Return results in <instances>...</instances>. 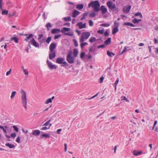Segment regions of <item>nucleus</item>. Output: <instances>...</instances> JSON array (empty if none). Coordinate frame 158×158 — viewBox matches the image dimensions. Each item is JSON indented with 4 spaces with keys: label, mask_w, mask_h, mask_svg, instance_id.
Wrapping results in <instances>:
<instances>
[{
    "label": "nucleus",
    "mask_w": 158,
    "mask_h": 158,
    "mask_svg": "<svg viewBox=\"0 0 158 158\" xmlns=\"http://www.w3.org/2000/svg\"><path fill=\"white\" fill-rule=\"evenodd\" d=\"M110 24L108 23H102L101 26L103 27H108L110 26Z\"/></svg>",
    "instance_id": "3c124183"
},
{
    "label": "nucleus",
    "mask_w": 158,
    "mask_h": 158,
    "mask_svg": "<svg viewBox=\"0 0 158 158\" xmlns=\"http://www.w3.org/2000/svg\"><path fill=\"white\" fill-rule=\"evenodd\" d=\"M31 44L36 48H39V44L36 42L35 41V39L33 38L29 42Z\"/></svg>",
    "instance_id": "6e6552de"
},
{
    "label": "nucleus",
    "mask_w": 158,
    "mask_h": 158,
    "mask_svg": "<svg viewBox=\"0 0 158 158\" xmlns=\"http://www.w3.org/2000/svg\"><path fill=\"white\" fill-rule=\"evenodd\" d=\"M20 137L19 136L17 138L16 141L18 143H19L20 142Z\"/></svg>",
    "instance_id": "680f3d73"
},
{
    "label": "nucleus",
    "mask_w": 158,
    "mask_h": 158,
    "mask_svg": "<svg viewBox=\"0 0 158 158\" xmlns=\"http://www.w3.org/2000/svg\"><path fill=\"white\" fill-rule=\"evenodd\" d=\"M89 25L90 26H92L93 25V22L91 20H89Z\"/></svg>",
    "instance_id": "6e6d98bb"
},
{
    "label": "nucleus",
    "mask_w": 158,
    "mask_h": 158,
    "mask_svg": "<svg viewBox=\"0 0 158 158\" xmlns=\"http://www.w3.org/2000/svg\"><path fill=\"white\" fill-rule=\"evenodd\" d=\"M16 93V91H13L11 93V94L10 96V98L11 99H13L14 97L15 94Z\"/></svg>",
    "instance_id": "79ce46f5"
},
{
    "label": "nucleus",
    "mask_w": 158,
    "mask_h": 158,
    "mask_svg": "<svg viewBox=\"0 0 158 158\" xmlns=\"http://www.w3.org/2000/svg\"><path fill=\"white\" fill-rule=\"evenodd\" d=\"M82 22H79L77 24V25L79 27V28L81 29L83 28H85L86 27V23L83 24Z\"/></svg>",
    "instance_id": "f8f14e48"
},
{
    "label": "nucleus",
    "mask_w": 158,
    "mask_h": 158,
    "mask_svg": "<svg viewBox=\"0 0 158 158\" xmlns=\"http://www.w3.org/2000/svg\"><path fill=\"white\" fill-rule=\"evenodd\" d=\"M44 36V35L43 34H39L38 35V40H40Z\"/></svg>",
    "instance_id": "5fc2aeb1"
},
{
    "label": "nucleus",
    "mask_w": 158,
    "mask_h": 158,
    "mask_svg": "<svg viewBox=\"0 0 158 158\" xmlns=\"http://www.w3.org/2000/svg\"><path fill=\"white\" fill-rule=\"evenodd\" d=\"M84 6L83 4H79L76 6V8L79 10H80L82 9Z\"/></svg>",
    "instance_id": "f3484780"
},
{
    "label": "nucleus",
    "mask_w": 158,
    "mask_h": 158,
    "mask_svg": "<svg viewBox=\"0 0 158 158\" xmlns=\"http://www.w3.org/2000/svg\"><path fill=\"white\" fill-rule=\"evenodd\" d=\"M107 54L110 57H112L115 55V54L112 52H110L109 51L107 52Z\"/></svg>",
    "instance_id": "4be33fe9"
},
{
    "label": "nucleus",
    "mask_w": 158,
    "mask_h": 158,
    "mask_svg": "<svg viewBox=\"0 0 158 158\" xmlns=\"http://www.w3.org/2000/svg\"><path fill=\"white\" fill-rule=\"evenodd\" d=\"M78 53V50L77 49L75 48L74 49L73 54L74 57H76L77 56Z\"/></svg>",
    "instance_id": "6ab92c4d"
},
{
    "label": "nucleus",
    "mask_w": 158,
    "mask_h": 158,
    "mask_svg": "<svg viewBox=\"0 0 158 158\" xmlns=\"http://www.w3.org/2000/svg\"><path fill=\"white\" fill-rule=\"evenodd\" d=\"M49 127H44L41 128V130H46L47 129H49Z\"/></svg>",
    "instance_id": "4d7b16f0"
},
{
    "label": "nucleus",
    "mask_w": 158,
    "mask_h": 158,
    "mask_svg": "<svg viewBox=\"0 0 158 158\" xmlns=\"http://www.w3.org/2000/svg\"><path fill=\"white\" fill-rule=\"evenodd\" d=\"M11 69H10L9 71H7L6 72V76H7L10 75V74L11 73Z\"/></svg>",
    "instance_id": "774afa93"
},
{
    "label": "nucleus",
    "mask_w": 158,
    "mask_h": 158,
    "mask_svg": "<svg viewBox=\"0 0 158 158\" xmlns=\"http://www.w3.org/2000/svg\"><path fill=\"white\" fill-rule=\"evenodd\" d=\"M8 13V11L6 10H4L2 12V15H7Z\"/></svg>",
    "instance_id": "c9c22d12"
},
{
    "label": "nucleus",
    "mask_w": 158,
    "mask_h": 158,
    "mask_svg": "<svg viewBox=\"0 0 158 158\" xmlns=\"http://www.w3.org/2000/svg\"><path fill=\"white\" fill-rule=\"evenodd\" d=\"M80 12L77 10H74L73 11L72 13V17L73 18H76L77 16L78 15Z\"/></svg>",
    "instance_id": "ddd939ff"
},
{
    "label": "nucleus",
    "mask_w": 158,
    "mask_h": 158,
    "mask_svg": "<svg viewBox=\"0 0 158 158\" xmlns=\"http://www.w3.org/2000/svg\"><path fill=\"white\" fill-rule=\"evenodd\" d=\"M13 127L14 130L18 132L19 131V128L16 126H13Z\"/></svg>",
    "instance_id": "8fccbe9b"
},
{
    "label": "nucleus",
    "mask_w": 158,
    "mask_h": 158,
    "mask_svg": "<svg viewBox=\"0 0 158 158\" xmlns=\"http://www.w3.org/2000/svg\"><path fill=\"white\" fill-rule=\"evenodd\" d=\"M88 44L87 42H84L81 43L80 44V46L81 48L82 49L84 47L87 45H88Z\"/></svg>",
    "instance_id": "72a5a7b5"
},
{
    "label": "nucleus",
    "mask_w": 158,
    "mask_h": 158,
    "mask_svg": "<svg viewBox=\"0 0 158 158\" xmlns=\"http://www.w3.org/2000/svg\"><path fill=\"white\" fill-rule=\"evenodd\" d=\"M56 47V44L55 43H52L50 45L49 47L50 51L51 52L54 51V50Z\"/></svg>",
    "instance_id": "9b49d317"
},
{
    "label": "nucleus",
    "mask_w": 158,
    "mask_h": 158,
    "mask_svg": "<svg viewBox=\"0 0 158 158\" xmlns=\"http://www.w3.org/2000/svg\"><path fill=\"white\" fill-rule=\"evenodd\" d=\"M52 25L50 23H48L46 25L47 30L49 31L50 30V28L52 27Z\"/></svg>",
    "instance_id": "c756f323"
},
{
    "label": "nucleus",
    "mask_w": 158,
    "mask_h": 158,
    "mask_svg": "<svg viewBox=\"0 0 158 158\" xmlns=\"http://www.w3.org/2000/svg\"><path fill=\"white\" fill-rule=\"evenodd\" d=\"M33 37V35L32 34H30L29 35L26 37V39H24V40L26 41H28V40L31 38Z\"/></svg>",
    "instance_id": "c85d7f7f"
},
{
    "label": "nucleus",
    "mask_w": 158,
    "mask_h": 158,
    "mask_svg": "<svg viewBox=\"0 0 158 158\" xmlns=\"http://www.w3.org/2000/svg\"><path fill=\"white\" fill-rule=\"evenodd\" d=\"M51 121V119H49L48 121H47L46 123H45L43 125V126H47L50 123V122Z\"/></svg>",
    "instance_id": "ea45409f"
},
{
    "label": "nucleus",
    "mask_w": 158,
    "mask_h": 158,
    "mask_svg": "<svg viewBox=\"0 0 158 158\" xmlns=\"http://www.w3.org/2000/svg\"><path fill=\"white\" fill-rule=\"evenodd\" d=\"M111 41V38L110 37H109L108 38L107 40H106V41H105L104 42V43L106 45H108L110 44Z\"/></svg>",
    "instance_id": "a211bd4d"
},
{
    "label": "nucleus",
    "mask_w": 158,
    "mask_h": 158,
    "mask_svg": "<svg viewBox=\"0 0 158 158\" xmlns=\"http://www.w3.org/2000/svg\"><path fill=\"white\" fill-rule=\"evenodd\" d=\"M40 134V131L39 130H35L33 131L32 134L35 136H39Z\"/></svg>",
    "instance_id": "dca6fc26"
},
{
    "label": "nucleus",
    "mask_w": 158,
    "mask_h": 158,
    "mask_svg": "<svg viewBox=\"0 0 158 158\" xmlns=\"http://www.w3.org/2000/svg\"><path fill=\"white\" fill-rule=\"evenodd\" d=\"M113 13L114 14H116L118 12V9L116 6H115L114 9H113Z\"/></svg>",
    "instance_id": "b1692460"
},
{
    "label": "nucleus",
    "mask_w": 158,
    "mask_h": 158,
    "mask_svg": "<svg viewBox=\"0 0 158 158\" xmlns=\"http://www.w3.org/2000/svg\"><path fill=\"white\" fill-rule=\"evenodd\" d=\"M49 58L50 60H52L56 56V52L55 51L51 52L50 51L49 52Z\"/></svg>",
    "instance_id": "1a4fd4ad"
},
{
    "label": "nucleus",
    "mask_w": 158,
    "mask_h": 158,
    "mask_svg": "<svg viewBox=\"0 0 158 158\" xmlns=\"http://www.w3.org/2000/svg\"><path fill=\"white\" fill-rule=\"evenodd\" d=\"M5 145L8 147L10 148H12L15 147V146L14 144H10L9 143H7Z\"/></svg>",
    "instance_id": "a878e982"
},
{
    "label": "nucleus",
    "mask_w": 158,
    "mask_h": 158,
    "mask_svg": "<svg viewBox=\"0 0 158 158\" xmlns=\"http://www.w3.org/2000/svg\"><path fill=\"white\" fill-rule=\"evenodd\" d=\"M64 60L65 59L63 58L59 57L56 59V62L59 64H61Z\"/></svg>",
    "instance_id": "4468645a"
},
{
    "label": "nucleus",
    "mask_w": 158,
    "mask_h": 158,
    "mask_svg": "<svg viewBox=\"0 0 158 158\" xmlns=\"http://www.w3.org/2000/svg\"><path fill=\"white\" fill-rule=\"evenodd\" d=\"M4 128L7 129L8 128V127L7 126H5L4 127L2 126H0V128L3 130V131L4 133H7L6 131Z\"/></svg>",
    "instance_id": "bb28decb"
},
{
    "label": "nucleus",
    "mask_w": 158,
    "mask_h": 158,
    "mask_svg": "<svg viewBox=\"0 0 158 158\" xmlns=\"http://www.w3.org/2000/svg\"><path fill=\"white\" fill-rule=\"evenodd\" d=\"M51 36H49L47 38L45 41L46 43H48V44H49L50 42L51 41Z\"/></svg>",
    "instance_id": "58836bf2"
},
{
    "label": "nucleus",
    "mask_w": 158,
    "mask_h": 158,
    "mask_svg": "<svg viewBox=\"0 0 158 158\" xmlns=\"http://www.w3.org/2000/svg\"><path fill=\"white\" fill-rule=\"evenodd\" d=\"M4 5V3L2 1V0H0V9L1 10H2V6Z\"/></svg>",
    "instance_id": "37998d69"
},
{
    "label": "nucleus",
    "mask_w": 158,
    "mask_h": 158,
    "mask_svg": "<svg viewBox=\"0 0 158 158\" xmlns=\"http://www.w3.org/2000/svg\"><path fill=\"white\" fill-rule=\"evenodd\" d=\"M131 6L129 5V6H124L123 8V12L125 14H127L129 12L131 8Z\"/></svg>",
    "instance_id": "423d86ee"
},
{
    "label": "nucleus",
    "mask_w": 158,
    "mask_h": 158,
    "mask_svg": "<svg viewBox=\"0 0 158 158\" xmlns=\"http://www.w3.org/2000/svg\"><path fill=\"white\" fill-rule=\"evenodd\" d=\"M16 136V134L15 133L12 134H11V137L15 138Z\"/></svg>",
    "instance_id": "338daca9"
},
{
    "label": "nucleus",
    "mask_w": 158,
    "mask_h": 158,
    "mask_svg": "<svg viewBox=\"0 0 158 158\" xmlns=\"http://www.w3.org/2000/svg\"><path fill=\"white\" fill-rule=\"evenodd\" d=\"M46 62L49 68L50 67V66H51L52 65V63L51 62H49L48 59L47 60Z\"/></svg>",
    "instance_id": "e433bc0d"
},
{
    "label": "nucleus",
    "mask_w": 158,
    "mask_h": 158,
    "mask_svg": "<svg viewBox=\"0 0 158 158\" xmlns=\"http://www.w3.org/2000/svg\"><path fill=\"white\" fill-rule=\"evenodd\" d=\"M118 31V28L114 27L112 30V34L113 35H114Z\"/></svg>",
    "instance_id": "aec40b11"
},
{
    "label": "nucleus",
    "mask_w": 158,
    "mask_h": 158,
    "mask_svg": "<svg viewBox=\"0 0 158 158\" xmlns=\"http://www.w3.org/2000/svg\"><path fill=\"white\" fill-rule=\"evenodd\" d=\"M90 34L88 32H83L81 35L80 39V42H83L84 41L85 39H87L90 36Z\"/></svg>",
    "instance_id": "7ed1b4c3"
},
{
    "label": "nucleus",
    "mask_w": 158,
    "mask_h": 158,
    "mask_svg": "<svg viewBox=\"0 0 158 158\" xmlns=\"http://www.w3.org/2000/svg\"><path fill=\"white\" fill-rule=\"evenodd\" d=\"M104 79V77H101L100 79V81H99V83H102L103 82Z\"/></svg>",
    "instance_id": "69168bd1"
},
{
    "label": "nucleus",
    "mask_w": 158,
    "mask_h": 158,
    "mask_svg": "<svg viewBox=\"0 0 158 158\" xmlns=\"http://www.w3.org/2000/svg\"><path fill=\"white\" fill-rule=\"evenodd\" d=\"M14 40L15 43H18V40L17 37L14 36L12 38H11L10 40Z\"/></svg>",
    "instance_id": "7c9ffc66"
},
{
    "label": "nucleus",
    "mask_w": 158,
    "mask_h": 158,
    "mask_svg": "<svg viewBox=\"0 0 158 158\" xmlns=\"http://www.w3.org/2000/svg\"><path fill=\"white\" fill-rule=\"evenodd\" d=\"M96 41V38L95 37H91L89 40V42L91 43H93Z\"/></svg>",
    "instance_id": "2f4dec72"
},
{
    "label": "nucleus",
    "mask_w": 158,
    "mask_h": 158,
    "mask_svg": "<svg viewBox=\"0 0 158 158\" xmlns=\"http://www.w3.org/2000/svg\"><path fill=\"white\" fill-rule=\"evenodd\" d=\"M62 64H64V65H61V66H68V63L65 61H63Z\"/></svg>",
    "instance_id": "864d4df0"
},
{
    "label": "nucleus",
    "mask_w": 158,
    "mask_h": 158,
    "mask_svg": "<svg viewBox=\"0 0 158 158\" xmlns=\"http://www.w3.org/2000/svg\"><path fill=\"white\" fill-rule=\"evenodd\" d=\"M73 41L74 43V45L76 47H77L78 45V44L77 40L76 39H73Z\"/></svg>",
    "instance_id": "49530a36"
},
{
    "label": "nucleus",
    "mask_w": 158,
    "mask_h": 158,
    "mask_svg": "<svg viewBox=\"0 0 158 158\" xmlns=\"http://www.w3.org/2000/svg\"><path fill=\"white\" fill-rule=\"evenodd\" d=\"M23 71L25 75H28V71L27 69H23Z\"/></svg>",
    "instance_id": "bf43d9fd"
},
{
    "label": "nucleus",
    "mask_w": 158,
    "mask_h": 158,
    "mask_svg": "<svg viewBox=\"0 0 158 158\" xmlns=\"http://www.w3.org/2000/svg\"><path fill=\"white\" fill-rule=\"evenodd\" d=\"M119 23L118 22H117L116 21L114 22V25L115 27L118 28Z\"/></svg>",
    "instance_id": "a19ab883"
},
{
    "label": "nucleus",
    "mask_w": 158,
    "mask_h": 158,
    "mask_svg": "<svg viewBox=\"0 0 158 158\" xmlns=\"http://www.w3.org/2000/svg\"><path fill=\"white\" fill-rule=\"evenodd\" d=\"M118 81H119V79L118 78L117 79L115 83H114V84L115 85V90L116 89V86H117V85L118 84Z\"/></svg>",
    "instance_id": "09e8293b"
},
{
    "label": "nucleus",
    "mask_w": 158,
    "mask_h": 158,
    "mask_svg": "<svg viewBox=\"0 0 158 158\" xmlns=\"http://www.w3.org/2000/svg\"><path fill=\"white\" fill-rule=\"evenodd\" d=\"M60 32H61V30L59 28H54L51 31V33L52 34L58 33Z\"/></svg>",
    "instance_id": "2eb2a0df"
},
{
    "label": "nucleus",
    "mask_w": 158,
    "mask_h": 158,
    "mask_svg": "<svg viewBox=\"0 0 158 158\" xmlns=\"http://www.w3.org/2000/svg\"><path fill=\"white\" fill-rule=\"evenodd\" d=\"M133 154L135 156H138V155L142 153V151L137 152L136 150H134L133 151Z\"/></svg>",
    "instance_id": "5701e85b"
},
{
    "label": "nucleus",
    "mask_w": 158,
    "mask_h": 158,
    "mask_svg": "<svg viewBox=\"0 0 158 158\" xmlns=\"http://www.w3.org/2000/svg\"><path fill=\"white\" fill-rule=\"evenodd\" d=\"M104 31V29H102L101 30H99L97 31V32L98 33H100L101 34H102L103 33Z\"/></svg>",
    "instance_id": "13d9d810"
},
{
    "label": "nucleus",
    "mask_w": 158,
    "mask_h": 158,
    "mask_svg": "<svg viewBox=\"0 0 158 158\" xmlns=\"http://www.w3.org/2000/svg\"><path fill=\"white\" fill-rule=\"evenodd\" d=\"M141 21V19H137L136 18L134 19L132 21V22L134 23L135 24L136 23H138L139 22Z\"/></svg>",
    "instance_id": "cd10ccee"
},
{
    "label": "nucleus",
    "mask_w": 158,
    "mask_h": 158,
    "mask_svg": "<svg viewBox=\"0 0 158 158\" xmlns=\"http://www.w3.org/2000/svg\"><path fill=\"white\" fill-rule=\"evenodd\" d=\"M52 102V101L51 100V98H49L46 100L45 103L47 104H48L49 103H51Z\"/></svg>",
    "instance_id": "a18cd8bd"
},
{
    "label": "nucleus",
    "mask_w": 158,
    "mask_h": 158,
    "mask_svg": "<svg viewBox=\"0 0 158 158\" xmlns=\"http://www.w3.org/2000/svg\"><path fill=\"white\" fill-rule=\"evenodd\" d=\"M74 57L71 56V53L69 52L66 56V60L70 64H73L74 63L75 59Z\"/></svg>",
    "instance_id": "39448f33"
},
{
    "label": "nucleus",
    "mask_w": 158,
    "mask_h": 158,
    "mask_svg": "<svg viewBox=\"0 0 158 158\" xmlns=\"http://www.w3.org/2000/svg\"><path fill=\"white\" fill-rule=\"evenodd\" d=\"M127 48L126 47H125L124 48V50L122 51V52L121 53V55H122L123 53L124 52H126L127 51Z\"/></svg>",
    "instance_id": "0e129e2a"
},
{
    "label": "nucleus",
    "mask_w": 158,
    "mask_h": 158,
    "mask_svg": "<svg viewBox=\"0 0 158 158\" xmlns=\"http://www.w3.org/2000/svg\"><path fill=\"white\" fill-rule=\"evenodd\" d=\"M45 137L46 138H49L50 137V135H49V134H43L42 135L40 136V138L41 139L43 138V137Z\"/></svg>",
    "instance_id": "412c9836"
},
{
    "label": "nucleus",
    "mask_w": 158,
    "mask_h": 158,
    "mask_svg": "<svg viewBox=\"0 0 158 158\" xmlns=\"http://www.w3.org/2000/svg\"><path fill=\"white\" fill-rule=\"evenodd\" d=\"M96 15V14L94 13V12L90 13L89 14V16L91 17H94ZM97 15L98 14H97Z\"/></svg>",
    "instance_id": "c03bdc74"
},
{
    "label": "nucleus",
    "mask_w": 158,
    "mask_h": 158,
    "mask_svg": "<svg viewBox=\"0 0 158 158\" xmlns=\"http://www.w3.org/2000/svg\"><path fill=\"white\" fill-rule=\"evenodd\" d=\"M61 36V35H55L54 37V39H58Z\"/></svg>",
    "instance_id": "052dcab7"
},
{
    "label": "nucleus",
    "mask_w": 158,
    "mask_h": 158,
    "mask_svg": "<svg viewBox=\"0 0 158 158\" xmlns=\"http://www.w3.org/2000/svg\"><path fill=\"white\" fill-rule=\"evenodd\" d=\"M100 10H101L102 13L103 14H105L107 12V9L104 5H102L101 6Z\"/></svg>",
    "instance_id": "9d476101"
},
{
    "label": "nucleus",
    "mask_w": 158,
    "mask_h": 158,
    "mask_svg": "<svg viewBox=\"0 0 158 158\" xmlns=\"http://www.w3.org/2000/svg\"><path fill=\"white\" fill-rule=\"evenodd\" d=\"M85 56V52H82L81 53L80 57L81 58H83Z\"/></svg>",
    "instance_id": "603ef678"
},
{
    "label": "nucleus",
    "mask_w": 158,
    "mask_h": 158,
    "mask_svg": "<svg viewBox=\"0 0 158 158\" xmlns=\"http://www.w3.org/2000/svg\"><path fill=\"white\" fill-rule=\"evenodd\" d=\"M21 94V103L23 104V106L25 110H27V98L26 96V93L23 90H21L20 91Z\"/></svg>",
    "instance_id": "f03ea898"
},
{
    "label": "nucleus",
    "mask_w": 158,
    "mask_h": 158,
    "mask_svg": "<svg viewBox=\"0 0 158 158\" xmlns=\"http://www.w3.org/2000/svg\"><path fill=\"white\" fill-rule=\"evenodd\" d=\"M70 30V28L67 27H64L61 30V32L64 33V34L65 35H69L70 36H73V32H69L67 33L65 32L69 31Z\"/></svg>",
    "instance_id": "20e7f679"
},
{
    "label": "nucleus",
    "mask_w": 158,
    "mask_h": 158,
    "mask_svg": "<svg viewBox=\"0 0 158 158\" xmlns=\"http://www.w3.org/2000/svg\"><path fill=\"white\" fill-rule=\"evenodd\" d=\"M105 47V45L104 44H102L100 45L97 48L98 49L100 48H104Z\"/></svg>",
    "instance_id": "e2e57ef3"
},
{
    "label": "nucleus",
    "mask_w": 158,
    "mask_h": 158,
    "mask_svg": "<svg viewBox=\"0 0 158 158\" xmlns=\"http://www.w3.org/2000/svg\"><path fill=\"white\" fill-rule=\"evenodd\" d=\"M106 5L111 10L114 9L115 7L116 6L115 5L113 4L111 1H109L107 2Z\"/></svg>",
    "instance_id": "0eeeda50"
},
{
    "label": "nucleus",
    "mask_w": 158,
    "mask_h": 158,
    "mask_svg": "<svg viewBox=\"0 0 158 158\" xmlns=\"http://www.w3.org/2000/svg\"><path fill=\"white\" fill-rule=\"evenodd\" d=\"M88 7L93 8L94 12H98L100 10V4L97 0L91 2L88 4Z\"/></svg>",
    "instance_id": "f257e3e1"
},
{
    "label": "nucleus",
    "mask_w": 158,
    "mask_h": 158,
    "mask_svg": "<svg viewBox=\"0 0 158 158\" xmlns=\"http://www.w3.org/2000/svg\"><path fill=\"white\" fill-rule=\"evenodd\" d=\"M63 19L65 21H69L71 20V18L69 16L65 17L63 18Z\"/></svg>",
    "instance_id": "473e14b6"
},
{
    "label": "nucleus",
    "mask_w": 158,
    "mask_h": 158,
    "mask_svg": "<svg viewBox=\"0 0 158 158\" xmlns=\"http://www.w3.org/2000/svg\"><path fill=\"white\" fill-rule=\"evenodd\" d=\"M123 25L125 26H129L133 27L135 26V25L130 22L125 23H123Z\"/></svg>",
    "instance_id": "393cba45"
},
{
    "label": "nucleus",
    "mask_w": 158,
    "mask_h": 158,
    "mask_svg": "<svg viewBox=\"0 0 158 158\" xmlns=\"http://www.w3.org/2000/svg\"><path fill=\"white\" fill-rule=\"evenodd\" d=\"M45 40V38H43L42 39H41L40 40H39V41L40 44H42L44 42Z\"/></svg>",
    "instance_id": "f704fd0d"
},
{
    "label": "nucleus",
    "mask_w": 158,
    "mask_h": 158,
    "mask_svg": "<svg viewBox=\"0 0 158 158\" xmlns=\"http://www.w3.org/2000/svg\"><path fill=\"white\" fill-rule=\"evenodd\" d=\"M50 67L49 68V69H56L57 66H56L55 65H53L52 64V66H50Z\"/></svg>",
    "instance_id": "de8ad7c7"
},
{
    "label": "nucleus",
    "mask_w": 158,
    "mask_h": 158,
    "mask_svg": "<svg viewBox=\"0 0 158 158\" xmlns=\"http://www.w3.org/2000/svg\"><path fill=\"white\" fill-rule=\"evenodd\" d=\"M135 16H139L140 18H143V16L141 13L140 12H137L135 13Z\"/></svg>",
    "instance_id": "4c0bfd02"
}]
</instances>
